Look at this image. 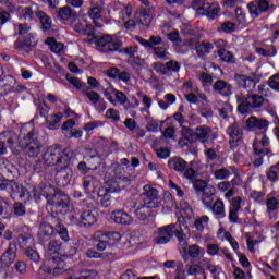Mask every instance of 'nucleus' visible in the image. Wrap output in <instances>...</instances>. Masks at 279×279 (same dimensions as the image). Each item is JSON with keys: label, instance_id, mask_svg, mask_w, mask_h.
<instances>
[{"label": "nucleus", "instance_id": "1", "mask_svg": "<svg viewBox=\"0 0 279 279\" xmlns=\"http://www.w3.org/2000/svg\"><path fill=\"white\" fill-rule=\"evenodd\" d=\"M73 157V150L71 148L60 147V145L48 146L43 154L41 160L35 161V171H45L49 167L56 168V177L58 180H62L61 186H66L73 178V170H71V158Z\"/></svg>", "mask_w": 279, "mask_h": 279}, {"label": "nucleus", "instance_id": "2", "mask_svg": "<svg viewBox=\"0 0 279 279\" xmlns=\"http://www.w3.org/2000/svg\"><path fill=\"white\" fill-rule=\"evenodd\" d=\"M16 135H13L7 140V145L12 149L13 154H20L24 150V154L29 158H37L40 156L43 149V143L38 141V134L34 131V125L24 124L20 130V136L17 137V144L15 143Z\"/></svg>", "mask_w": 279, "mask_h": 279}, {"label": "nucleus", "instance_id": "3", "mask_svg": "<svg viewBox=\"0 0 279 279\" xmlns=\"http://www.w3.org/2000/svg\"><path fill=\"white\" fill-rule=\"evenodd\" d=\"M51 191H53V187L51 185H46L39 190L33 187L31 193L36 202H38L41 197H45L47 199V210H51V213L58 215L62 213L63 208L69 206L70 198L69 195L62 192H57L51 195Z\"/></svg>", "mask_w": 279, "mask_h": 279}, {"label": "nucleus", "instance_id": "4", "mask_svg": "<svg viewBox=\"0 0 279 279\" xmlns=\"http://www.w3.org/2000/svg\"><path fill=\"white\" fill-rule=\"evenodd\" d=\"M132 174L125 170L123 166H116L113 169V175L106 181L107 186L111 193H119L121 189H125L132 184Z\"/></svg>", "mask_w": 279, "mask_h": 279}, {"label": "nucleus", "instance_id": "5", "mask_svg": "<svg viewBox=\"0 0 279 279\" xmlns=\"http://www.w3.org/2000/svg\"><path fill=\"white\" fill-rule=\"evenodd\" d=\"M53 223L54 227L47 222H41L38 230V239L45 243L49 241L53 234L57 233L59 234L60 239H62V241H70L66 227H64V225L58 220H54Z\"/></svg>", "mask_w": 279, "mask_h": 279}, {"label": "nucleus", "instance_id": "6", "mask_svg": "<svg viewBox=\"0 0 279 279\" xmlns=\"http://www.w3.org/2000/svg\"><path fill=\"white\" fill-rule=\"evenodd\" d=\"M236 101L239 104L238 112H240V114H247V112H252V110H256V108H263L265 97L252 93H248L247 95L238 94Z\"/></svg>", "mask_w": 279, "mask_h": 279}, {"label": "nucleus", "instance_id": "7", "mask_svg": "<svg viewBox=\"0 0 279 279\" xmlns=\"http://www.w3.org/2000/svg\"><path fill=\"white\" fill-rule=\"evenodd\" d=\"M93 241L97 243L95 247L96 250H98V252H106L108 245H110L111 243H119V241H121V233H104V231H96L93 235Z\"/></svg>", "mask_w": 279, "mask_h": 279}, {"label": "nucleus", "instance_id": "8", "mask_svg": "<svg viewBox=\"0 0 279 279\" xmlns=\"http://www.w3.org/2000/svg\"><path fill=\"white\" fill-rule=\"evenodd\" d=\"M252 19H258L262 14H267L271 10H276L274 0H254L247 4Z\"/></svg>", "mask_w": 279, "mask_h": 279}, {"label": "nucleus", "instance_id": "9", "mask_svg": "<svg viewBox=\"0 0 279 279\" xmlns=\"http://www.w3.org/2000/svg\"><path fill=\"white\" fill-rule=\"evenodd\" d=\"M229 145L231 149H236L240 143H243V124L239 121L233 122L227 128Z\"/></svg>", "mask_w": 279, "mask_h": 279}, {"label": "nucleus", "instance_id": "10", "mask_svg": "<svg viewBox=\"0 0 279 279\" xmlns=\"http://www.w3.org/2000/svg\"><path fill=\"white\" fill-rule=\"evenodd\" d=\"M96 45L104 53H110V51H119L123 43L117 36L104 35L97 39Z\"/></svg>", "mask_w": 279, "mask_h": 279}, {"label": "nucleus", "instance_id": "11", "mask_svg": "<svg viewBox=\"0 0 279 279\" xmlns=\"http://www.w3.org/2000/svg\"><path fill=\"white\" fill-rule=\"evenodd\" d=\"M193 8L198 12L203 11V14L209 19H216L219 14V5L213 0H193Z\"/></svg>", "mask_w": 279, "mask_h": 279}, {"label": "nucleus", "instance_id": "12", "mask_svg": "<svg viewBox=\"0 0 279 279\" xmlns=\"http://www.w3.org/2000/svg\"><path fill=\"white\" fill-rule=\"evenodd\" d=\"M175 230V223H170L157 229L156 235L154 238L155 245H167L171 243L173 239V233Z\"/></svg>", "mask_w": 279, "mask_h": 279}, {"label": "nucleus", "instance_id": "13", "mask_svg": "<svg viewBox=\"0 0 279 279\" xmlns=\"http://www.w3.org/2000/svg\"><path fill=\"white\" fill-rule=\"evenodd\" d=\"M113 101L114 104L112 106H118L119 104V106H123L124 110H135V108L141 106V102L135 96L128 100V96L119 89L116 90Z\"/></svg>", "mask_w": 279, "mask_h": 279}, {"label": "nucleus", "instance_id": "14", "mask_svg": "<svg viewBox=\"0 0 279 279\" xmlns=\"http://www.w3.org/2000/svg\"><path fill=\"white\" fill-rule=\"evenodd\" d=\"M269 137H267V132H262L256 135L253 142V151L256 154H262L263 156H267L271 150H269Z\"/></svg>", "mask_w": 279, "mask_h": 279}, {"label": "nucleus", "instance_id": "15", "mask_svg": "<svg viewBox=\"0 0 279 279\" xmlns=\"http://www.w3.org/2000/svg\"><path fill=\"white\" fill-rule=\"evenodd\" d=\"M187 136H193V134L196 137V141H199V143H208L210 141V136H213V129L208 125H199L195 129L194 133L191 129L184 128Z\"/></svg>", "mask_w": 279, "mask_h": 279}, {"label": "nucleus", "instance_id": "16", "mask_svg": "<svg viewBox=\"0 0 279 279\" xmlns=\"http://www.w3.org/2000/svg\"><path fill=\"white\" fill-rule=\"evenodd\" d=\"M245 125L248 132H254V130H259L260 132H267L269 130L270 123L265 118L251 116L248 119H246Z\"/></svg>", "mask_w": 279, "mask_h": 279}, {"label": "nucleus", "instance_id": "17", "mask_svg": "<svg viewBox=\"0 0 279 279\" xmlns=\"http://www.w3.org/2000/svg\"><path fill=\"white\" fill-rule=\"evenodd\" d=\"M16 243L10 242L8 248L0 258V271L1 269H8L16 260Z\"/></svg>", "mask_w": 279, "mask_h": 279}, {"label": "nucleus", "instance_id": "18", "mask_svg": "<svg viewBox=\"0 0 279 279\" xmlns=\"http://www.w3.org/2000/svg\"><path fill=\"white\" fill-rule=\"evenodd\" d=\"M143 193L141 194V199H143L144 204L146 206H149L150 208H158V191L155 187H151L150 185H145L143 187Z\"/></svg>", "mask_w": 279, "mask_h": 279}, {"label": "nucleus", "instance_id": "19", "mask_svg": "<svg viewBox=\"0 0 279 279\" xmlns=\"http://www.w3.org/2000/svg\"><path fill=\"white\" fill-rule=\"evenodd\" d=\"M49 267L46 269L47 274H52L53 276H62L69 270L66 263L60 257H51L48 259Z\"/></svg>", "mask_w": 279, "mask_h": 279}, {"label": "nucleus", "instance_id": "20", "mask_svg": "<svg viewBox=\"0 0 279 279\" xmlns=\"http://www.w3.org/2000/svg\"><path fill=\"white\" fill-rule=\"evenodd\" d=\"M0 191H8V193L17 194L20 197H25V187L14 181H0Z\"/></svg>", "mask_w": 279, "mask_h": 279}, {"label": "nucleus", "instance_id": "21", "mask_svg": "<svg viewBox=\"0 0 279 279\" xmlns=\"http://www.w3.org/2000/svg\"><path fill=\"white\" fill-rule=\"evenodd\" d=\"M90 8L87 10V16L93 21H99L101 19V13L104 12V8H106L105 0H90Z\"/></svg>", "mask_w": 279, "mask_h": 279}, {"label": "nucleus", "instance_id": "22", "mask_svg": "<svg viewBox=\"0 0 279 279\" xmlns=\"http://www.w3.org/2000/svg\"><path fill=\"white\" fill-rule=\"evenodd\" d=\"M236 82L239 86H242V88H245L247 93H252V90L256 88V84H258V77H256V74L238 75Z\"/></svg>", "mask_w": 279, "mask_h": 279}, {"label": "nucleus", "instance_id": "23", "mask_svg": "<svg viewBox=\"0 0 279 279\" xmlns=\"http://www.w3.org/2000/svg\"><path fill=\"white\" fill-rule=\"evenodd\" d=\"M38 45V39H36V35L31 33L26 37H20L14 43V49H17L19 51L29 47H36Z\"/></svg>", "mask_w": 279, "mask_h": 279}, {"label": "nucleus", "instance_id": "24", "mask_svg": "<svg viewBox=\"0 0 279 279\" xmlns=\"http://www.w3.org/2000/svg\"><path fill=\"white\" fill-rule=\"evenodd\" d=\"M243 199L241 196H235L231 199L229 207V221L230 223H239V210H241V203Z\"/></svg>", "mask_w": 279, "mask_h": 279}, {"label": "nucleus", "instance_id": "25", "mask_svg": "<svg viewBox=\"0 0 279 279\" xmlns=\"http://www.w3.org/2000/svg\"><path fill=\"white\" fill-rule=\"evenodd\" d=\"M71 27L74 32H77V34H83L84 36H86V34H88V29H90L88 22L85 19H80L77 14L73 15Z\"/></svg>", "mask_w": 279, "mask_h": 279}, {"label": "nucleus", "instance_id": "26", "mask_svg": "<svg viewBox=\"0 0 279 279\" xmlns=\"http://www.w3.org/2000/svg\"><path fill=\"white\" fill-rule=\"evenodd\" d=\"M62 250V242L60 240H51L45 248L46 256L49 258H60V251Z\"/></svg>", "mask_w": 279, "mask_h": 279}, {"label": "nucleus", "instance_id": "27", "mask_svg": "<svg viewBox=\"0 0 279 279\" xmlns=\"http://www.w3.org/2000/svg\"><path fill=\"white\" fill-rule=\"evenodd\" d=\"M214 92L217 95H222V97H230L232 95L233 87L223 80H218L213 85Z\"/></svg>", "mask_w": 279, "mask_h": 279}, {"label": "nucleus", "instance_id": "28", "mask_svg": "<svg viewBox=\"0 0 279 279\" xmlns=\"http://www.w3.org/2000/svg\"><path fill=\"white\" fill-rule=\"evenodd\" d=\"M266 213L269 219L276 221L278 219L279 202L278 198L271 196L266 199Z\"/></svg>", "mask_w": 279, "mask_h": 279}, {"label": "nucleus", "instance_id": "29", "mask_svg": "<svg viewBox=\"0 0 279 279\" xmlns=\"http://www.w3.org/2000/svg\"><path fill=\"white\" fill-rule=\"evenodd\" d=\"M111 219L114 223H120L121 226H131L132 216L123 210H116L111 213Z\"/></svg>", "mask_w": 279, "mask_h": 279}, {"label": "nucleus", "instance_id": "30", "mask_svg": "<svg viewBox=\"0 0 279 279\" xmlns=\"http://www.w3.org/2000/svg\"><path fill=\"white\" fill-rule=\"evenodd\" d=\"M207 254H209V256H225L227 260L232 262V254H230V251H228V248H221L217 244H208Z\"/></svg>", "mask_w": 279, "mask_h": 279}, {"label": "nucleus", "instance_id": "31", "mask_svg": "<svg viewBox=\"0 0 279 279\" xmlns=\"http://www.w3.org/2000/svg\"><path fill=\"white\" fill-rule=\"evenodd\" d=\"M202 247H199V245L197 244H192L189 246V248L183 247L181 251V256L184 260V263H186L190 258H199V252H201Z\"/></svg>", "mask_w": 279, "mask_h": 279}, {"label": "nucleus", "instance_id": "32", "mask_svg": "<svg viewBox=\"0 0 279 279\" xmlns=\"http://www.w3.org/2000/svg\"><path fill=\"white\" fill-rule=\"evenodd\" d=\"M168 167L169 169L177 171V173H184V170L186 169V160L182 157H172L168 160Z\"/></svg>", "mask_w": 279, "mask_h": 279}, {"label": "nucleus", "instance_id": "33", "mask_svg": "<svg viewBox=\"0 0 279 279\" xmlns=\"http://www.w3.org/2000/svg\"><path fill=\"white\" fill-rule=\"evenodd\" d=\"M14 84H16V80H14L11 75L4 76L0 81V90L2 95H8L9 93L14 92Z\"/></svg>", "mask_w": 279, "mask_h": 279}, {"label": "nucleus", "instance_id": "34", "mask_svg": "<svg viewBox=\"0 0 279 279\" xmlns=\"http://www.w3.org/2000/svg\"><path fill=\"white\" fill-rule=\"evenodd\" d=\"M80 222L87 228L95 226L97 223V214L93 210H85L81 214Z\"/></svg>", "mask_w": 279, "mask_h": 279}, {"label": "nucleus", "instance_id": "35", "mask_svg": "<svg viewBox=\"0 0 279 279\" xmlns=\"http://www.w3.org/2000/svg\"><path fill=\"white\" fill-rule=\"evenodd\" d=\"M110 185H105V187L98 191V197H100V206L102 208H109L112 204L111 196H110Z\"/></svg>", "mask_w": 279, "mask_h": 279}, {"label": "nucleus", "instance_id": "36", "mask_svg": "<svg viewBox=\"0 0 279 279\" xmlns=\"http://www.w3.org/2000/svg\"><path fill=\"white\" fill-rule=\"evenodd\" d=\"M99 180L93 175H87L83 180V186L86 193H95L99 189Z\"/></svg>", "mask_w": 279, "mask_h": 279}, {"label": "nucleus", "instance_id": "37", "mask_svg": "<svg viewBox=\"0 0 279 279\" xmlns=\"http://www.w3.org/2000/svg\"><path fill=\"white\" fill-rule=\"evenodd\" d=\"M180 215H181V218L179 219L181 220V223H184L186 219H193V208L191 207L189 202L186 201L180 202Z\"/></svg>", "mask_w": 279, "mask_h": 279}, {"label": "nucleus", "instance_id": "38", "mask_svg": "<svg viewBox=\"0 0 279 279\" xmlns=\"http://www.w3.org/2000/svg\"><path fill=\"white\" fill-rule=\"evenodd\" d=\"M186 274L187 276H202L203 279H206V269L193 260L187 265Z\"/></svg>", "mask_w": 279, "mask_h": 279}, {"label": "nucleus", "instance_id": "39", "mask_svg": "<svg viewBox=\"0 0 279 279\" xmlns=\"http://www.w3.org/2000/svg\"><path fill=\"white\" fill-rule=\"evenodd\" d=\"M76 14L73 13V10L71 9V7L65 5L59 9L58 14H57V19H59V21H61V23H66L69 21H73V16H75Z\"/></svg>", "mask_w": 279, "mask_h": 279}, {"label": "nucleus", "instance_id": "40", "mask_svg": "<svg viewBox=\"0 0 279 279\" xmlns=\"http://www.w3.org/2000/svg\"><path fill=\"white\" fill-rule=\"evenodd\" d=\"M182 228H186V225L182 223V220L179 219L175 223L173 235H175L180 245H186V234H184V229Z\"/></svg>", "mask_w": 279, "mask_h": 279}, {"label": "nucleus", "instance_id": "41", "mask_svg": "<svg viewBox=\"0 0 279 279\" xmlns=\"http://www.w3.org/2000/svg\"><path fill=\"white\" fill-rule=\"evenodd\" d=\"M211 213L218 217V219H225L226 217V205L223 204V201L217 199L211 207Z\"/></svg>", "mask_w": 279, "mask_h": 279}, {"label": "nucleus", "instance_id": "42", "mask_svg": "<svg viewBox=\"0 0 279 279\" xmlns=\"http://www.w3.org/2000/svg\"><path fill=\"white\" fill-rule=\"evenodd\" d=\"M213 49H215V45L208 41H203L196 46V53L198 58H204L205 56H208V53H211Z\"/></svg>", "mask_w": 279, "mask_h": 279}, {"label": "nucleus", "instance_id": "43", "mask_svg": "<svg viewBox=\"0 0 279 279\" xmlns=\"http://www.w3.org/2000/svg\"><path fill=\"white\" fill-rule=\"evenodd\" d=\"M151 208H156V207H150L147 204L142 205L135 210V217L140 221H147V218L149 217V215H151Z\"/></svg>", "mask_w": 279, "mask_h": 279}, {"label": "nucleus", "instance_id": "44", "mask_svg": "<svg viewBox=\"0 0 279 279\" xmlns=\"http://www.w3.org/2000/svg\"><path fill=\"white\" fill-rule=\"evenodd\" d=\"M36 16L39 17L43 32H49L51 29V17L43 11H37Z\"/></svg>", "mask_w": 279, "mask_h": 279}, {"label": "nucleus", "instance_id": "45", "mask_svg": "<svg viewBox=\"0 0 279 279\" xmlns=\"http://www.w3.org/2000/svg\"><path fill=\"white\" fill-rule=\"evenodd\" d=\"M83 95H86L87 99H89L90 104L97 105L98 101L101 99V96H99V93L95 90H90V87L84 86L83 87Z\"/></svg>", "mask_w": 279, "mask_h": 279}, {"label": "nucleus", "instance_id": "46", "mask_svg": "<svg viewBox=\"0 0 279 279\" xmlns=\"http://www.w3.org/2000/svg\"><path fill=\"white\" fill-rule=\"evenodd\" d=\"M62 121V113H56L48 118H46L47 129L56 130L58 128V123Z\"/></svg>", "mask_w": 279, "mask_h": 279}, {"label": "nucleus", "instance_id": "47", "mask_svg": "<svg viewBox=\"0 0 279 279\" xmlns=\"http://www.w3.org/2000/svg\"><path fill=\"white\" fill-rule=\"evenodd\" d=\"M255 51L258 56H263L264 58H274V56L278 53V49H276V46L274 45L268 48H256Z\"/></svg>", "mask_w": 279, "mask_h": 279}, {"label": "nucleus", "instance_id": "48", "mask_svg": "<svg viewBox=\"0 0 279 279\" xmlns=\"http://www.w3.org/2000/svg\"><path fill=\"white\" fill-rule=\"evenodd\" d=\"M193 189L197 195H202L204 191H207L208 189V181L202 180V179H196L192 182Z\"/></svg>", "mask_w": 279, "mask_h": 279}, {"label": "nucleus", "instance_id": "49", "mask_svg": "<svg viewBox=\"0 0 279 279\" xmlns=\"http://www.w3.org/2000/svg\"><path fill=\"white\" fill-rule=\"evenodd\" d=\"M218 57L220 58L221 62H227V64H234V54L227 49L218 50Z\"/></svg>", "mask_w": 279, "mask_h": 279}, {"label": "nucleus", "instance_id": "50", "mask_svg": "<svg viewBox=\"0 0 279 279\" xmlns=\"http://www.w3.org/2000/svg\"><path fill=\"white\" fill-rule=\"evenodd\" d=\"M10 217V203L8 199L0 197V218L8 219Z\"/></svg>", "mask_w": 279, "mask_h": 279}, {"label": "nucleus", "instance_id": "51", "mask_svg": "<svg viewBox=\"0 0 279 279\" xmlns=\"http://www.w3.org/2000/svg\"><path fill=\"white\" fill-rule=\"evenodd\" d=\"M65 80L74 86L80 92H84V86H87L85 83L80 82V78L73 76V74H66Z\"/></svg>", "mask_w": 279, "mask_h": 279}, {"label": "nucleus", "instance_id": "52", "mask_svg": "<svg viewBox=\"0 0 279 279\" xmlns=\"http://www.w3.org/2000/svg\"><path fill=\"white\" fill-rule=\"evenodd\" d=\"M47 43L50 45V49L53 53H62V51H64V44L56 41L53 38H48Z\"/></svg>", "mask_w": 279, "mask_h": 279}, {"label": "nucleus", "instance_id": "53", "mask_svg": "<svg viewBox=\"0 0 279 279\" xmlns=\"http://www.w3.org/2000/svg\"><path fill=\"white\" fill-rule=\"evenodd\" d=\"M181 173L183 174V178L187 180V182H191V184L194 180H197V171H195V169L192 167H185Z\"/></svg>", "mask_w": 279, "mask_h": 279}, {"label": "nucleus", "instance_id": "54", "mask_svg": "<svg viewBox=\"0 0 279 279\" xmlns=\"http://www.w3.org/2000/svg\"><path fill=\"white\" fill-rule=\"evenodd\" d=\"M208 221H210V218H208V216H202L194 221V227L198 232H204V228L208 226Z\"/></svg>", "mask_w": 279, "mask_h": 279}, {"label": "nucleus", "instance_id": "55", "mask_svg": "<svg viewBox=\"0 0 279 279\" xmlns=\"http://www.w3.org/2000/svg\"><path fill=\"white\" fill-rule=\"evenodd\" d=\"M175 271H174V278L175 279H186V269H184V263L182 262H177L175 264Z\"/></svg>", "mask_w": 279, "mask_h": 279}, {"label": "nucleus", "instance_id": "56", "mask_svg": "<svg viewBox=\"0 0 279 279\" xmlns=\"http://www.w3.org/2000/svg\"><path fill=\"white\" fill-rule=\"evenodd\" d=\"M119 279H158V276H153V277H138L134 271L128 269L124 271Z\"/></svg>", "mask_w": 279, "mask_h": 279}, {"label": "nucleus", "instance_id": "57", "mask_svg": "<svg viewBox=\"0 0 279 279\" xmlns=\"http://www.w3.org/2000/svg\"><path fill=\"white\" fill-rule=\"evenodd\" d=\"M25 256L28 257L33 263H40V254L34 248H26L24 252Z\"/></svg>", "mask_w": 279, "mask_h": 279}, {"label": "nucleus", "instance_id": "58", "mask_svg": "<svg viewBox=\"0 0 279 279\" xmlns=\"http://www.w3.org/2000/svg\"><path fill=\"white\" fill-rule=\"evenodd\" d=\"M202 267L203 269H207L208 271H210V274H213L215 276V274H217V269H219L218 266L213 265V262L208 258H203L202 259Z\"/></svg>", "mask_w": 279, "mask_h": 279}, {"label": "nucleus", "instance_id": "59", "mask_svg": "<svg viewBox=\"0 0 279 279\" xmlns=\"http://www.w3.org/2000/svg\"><path fill=\"white\" fill-rule=\"evenodd\" d=\"M19 241L24 247H29L34 243V236L29 233H24L19 236Z\"/></svg>", "mask_w": 279, "mask_h": 279}, {"label": "nucleus", "instance_id": "60", "mask_svg": "<svg viewBox=\"0 0 279 279\" xmlns=\"http://www.w3.org/2000/svg\"><path fill=\"white\" fill-rule=\"evenodd\" d=\"M216 180H227L229 175H231L230 170L226 168H221L215 171L214 173Z\"/></svg>", "mask_w": 279, "mask_h": 279}, {"label": "nucleus", "instance_id": "61", "mask_svg": "<svg viewBox=\"0 0 279 279\" xmlns=\"http://www.w3.org/2000/svg\"><path fill=\"white\" fill-rule=\"evenodd\" d=\"M106 117L107 119H112V121H114L116 123L121 121V116L119 114V110L117 109H108L106 111Z\"/></svg>", "mask_w": 279, "mask_h": 279}, {"label": "nucleus", "instance_id": "62", "mask_svg": "<svg viewBox=\"0 0 279 279\" xmlns=\"http://www.w3.org/2000/svg\"><path fill=\"white\" fill-rule=\"evenodd\" d=\"M180 63L178 61H168L166 63V71H169L170 73H178L180 71Z\"/></svg>", "mask_w": 279, "mask_h": 279}, {"label": "nucleus", "instance_id": "63", "mask_svg": "<svg viewBox=\"0 0 279 279\" xmlns=\"http://www.w3.org/2000/svg\"><path fill=\"white\" fill-rule=\"evenodd\" d=\"M199 82L203 83V86H210L213 84V75L202 72L198 76Z\"/></svg>", "mask_w": 279, "mask_h": 279}, {"label": "nucleus", "instance_id": "64", "mask_svg": "<svg viewBox=\"0 0 279 279\" xmlns=\"http://www.w3.org/2000/svg\"><path fill=\"white\" fill-rule=\"evenodd\" d=\"M268 86L272 89V90H277V93H279V74H275L274 76H271L268 81Z\"/></svg>", "mask_w": 279, "mask_h": 279}]
</instances>
